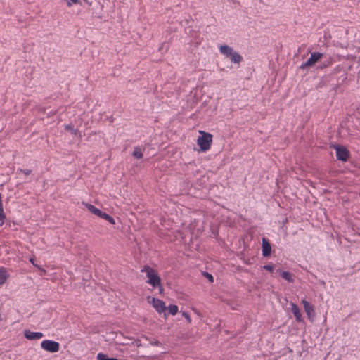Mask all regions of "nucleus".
<instances>
[{"label": "nucleus", "mask_w": 360, "mask_h": 360, "mask_svg": "<svg viewBox=\"0 0 360 360\" xmlns=\"http://www.w3.org/2000/svg\"><path fill=\"white\" fill-rule=\"evenodd\" d=\"M141 271L146 272V276L148 278L146 282L150 284L153 288L160 285L161 278L155 269L150 268L149 266H144Z\"/></svg>", "instance_id": "1"}, {"label": "nucleus", "mask_w": 360, "mask_h": 360, "mask_svg": "<svg viewBox=\"0 0 360 360\" xmlns=\"http://www.w3.org/2000/svg\"><path fill=\"white\" fill-rule=\"evenodd\" d=\"M200 132L202 134V136L198 137L197 143L202 151H206L210 148L212 142V135L205 131Z\"/></svg>", "instance_id": "2"}, {"label": "nucleus", "mask_w": 360, "mask_h": 360, "mask_svg": "<svg viewBox=\"0 0 360 360\" xmlns=\"http://www.w3.org/2000/svg\"><path fill=\"white\" fill-rule=\"evenodd\" d=\"M86 207L89 212L94 214L95 215L107 220L111 224H115V219L111 216H110L108 214H107L105 212H103L98 208L96 207L94 205L89 204V203H86Z\"/></svg>", "instance_id": "3"}, {"label": "nucleus", "mask_w": 360, "mask_h": 360, "mask_svg": "<svg viewBox=\"0 0 360 360\" xmlns=\"http://www.w3.org/2000/svg\"><path fill=\"white\" fill-rule=\"evenodd\" d=\"M332 147L336 150V158L342 162H347L350 156V153L347 148L340 145H333Z\"/></svg>", "instance_id": "4"}, {"label": "nucleus", "mask_w": 360, "mask_h": 360, "mask_svg": "<svg viewBox=\"0 0 360 360\" xmlns=\"http://www.w3.org/2000/svg\"><path fill=\"white\" fill-rule=\"evenodd\" d=\"M41 347L44 350L51 353L57 352L60 349V345L58 342L49 340H43L41 343Z\"/></svg>", "instance_id": "5"}, {"label": "nucleus", "mask_w": 360, "mask_h": 360, "mask_svg": "<svg viewBox=\"0 0 360 360\" xmlns=\"http://www.w3.org/2000/svg\"><path fill=\"white\" fill-rule=\"evenodd\" d=\"M323 57V54L319 52H314L311 54L310 58L300 65V69H304L308 67L313 66L317 61Z\"/></svg>", "instance_id": "6"}, {"label": "nucleus", "mask_w": 360, "mask_h": 360, "mask_svg": "<svg viewBox=\"0 0 360 360\" xmlns=\"http://www.w3.org/2000/svg\"><path fill=\"white\" fill-rule=\"evenodd\" d=\"M150 299H151V303L153 304V307L155 309V310L158 313H162L165 311L167 309V307L165 306V302L158 298L155 297H150V296L148 297V302H150Z\"/></svg>", "instance_id": "7"}, {"label": "nucleus", "mask_w": 360, "mask_h": 360, "mask_svg": "<svg viewBox=\"0 0 360 360\" xmlns=\"http://www.w3.org/2000/svg\"><path fill=\"white\" fill-rule=\"evenodd\" d=\"M304 311L309 319L312 320L315 316V311L313 305L307 300H302Z\"/></svg>", "instance_id": "8"}, {"label": "nucleus", "mask_w": 360, "mask_h": 360, "mask_svg": "<svg viewBox=\"0 0 360 360\" xmlns=\"http://www.w3.org/2000/svg\"><path fill=\"white\" fill-rule=\"evenodd\" d=\"M271 254V245L269 240L266 238H262V255L265 257Z\"/></svg>", "instance_id": "9"}, {"label": "nucleus", "mask_w": 360, "mask_h": 360, "mask_svg": "<svg viewBox=\"0 0 360 360\" xmlns=\"http://www.w3.org/2000/svg\"><path fill=\"white\" fill-rule=\"evenodd\" d=\"M43 333L41 332H32L30 330H26L25 332V337L30 340H39L43 337Z\"/></svg>", "instance_id": "10"}, {"label": "nucleus", "mask_w": 360, "mask_h": 360, "mask_svg": "<svg viewBox=\"0 0 360 360\" xmlns=\"http://www.w3.org/2000/svg\"><path fill=\"white\" fill-rule=\"evenodd\" d=\"M219 51L221 54L226 57H229L231 53L233 51V49L228 45L224 44L219 46Z\"/></svg>", "instance_id": "11"}, {"label": "nucleus", "mask_w": 360, "mask_h": 360, "mask_svg": "<svg viewBox=\"0 0 360 360\" xmlns=\"http://www.w3.org/2000/svg\"><path fill=\"white\" fill-rule=\"evenodd\" d=\"M291 311L293 313L296 320L299 322L302 321V314L300 313V309L295 304H292Z\"/></svg>", "instance_id": "12"}, {"label": "nucleus", "mask_w": 360, "mask_h": 360, "mask_svg": "<svg viewBox=\"0 0 360 360\" xmlns=\"http://www.w3.org/2000/svg\"><path fill=\"white\" fill-rule=\"evenodd\" d=\"M231 62L234 63H240L243 60V57L236 51H233L229 56Z\"/></svg>", "instance_id": "13"}, {"label": "nucleus", "mask_w": 360, "mask_h": 360, "mask_svg": "<svg viewBox=\"0 0 360 360\" xmlns=\"http://www.w3.org/2000/svg\"><path fill=\"white\" fill-rule=\"evenodd\" d=\"M6 215L4 212L3 203L1 200V194L0 193V226H2L4 223Z\"/></svg>", "instance_id": "14"}, {"label": "nucleus", "mask_w": 360, "mask_h": 360, "mask_svg": "<svg viewBox=\"0 0 360 360\" xmlns=\"http://www.w3.org/2000/svg\"><path fill=\"white\" fill-rule=\"evenodd\" d=\"M280 275L283 279L286 280L290 283H292L294 281L291 274L288 271H280Z\"/></svg>", "instance_id": "15"}, {"label": "nucleus", "mask_w": 360, "mask_h": 360, "mask_svg": "<svg viewBox=\"0 0 360 360\" xmlns=\"http://www.w3.org/2000/svg\"><path fill=\"white\" fill-rule=\"evenodd\" d=\"M8 278L7 271L4 269H0V285L4 284Z\"/></svg>", "instance_id": "16"}, {"label": "nucleus", "mask_w": 360, "mask_h": 360, "mask_svg": "<svg viewBox=\"0 0 360 360\" xmlns=\"http://www.w3.org/2000/svg\"><path fill=\"white\" fill-rule=\"evenodd\" d=\"M65 129L70 131L72 134H73L74 135H77L79 134V136H81V134H80V132L79 131L78 129H74L71 124H67L65 126Z\"/></svg>", "instance_id": "17"}, {"label": "nucleus", "mask_w": 360, "mask_h": 360, "mask_svg": "<svg viewBox=\"0 0 360 360\" xmlns=\"http://www.w3.org/2000/svg\"><path fill=\"white\" fill-rule=\"evenodd\" d=\"M98 360H118L117 358H110L108 355L104 354L103 353H98L97 355Z\"/></svg>", "instance_id": "18"}, {"label": "nucleus", "mask_w": 360, "mask_h": 360, "mask_svg": "<svg viewBox=\"0 0 360 360\" xmlns=\"http://www.w3.org/2000/svg\"><path fill=\"white\" fill-rule=\"evenodd\" d=\"M133 156L137 159H141L143 158V153L139 148H135L134 150L132 153Z\"/></svg>", "instance_id": "19"}, {"label": "nucleus", "mask_w": 360, "mask_h": 360, "mask_svg": "<svg viewBox=\"0 0 360 360\" xmlns=\"http://www.w3.org/2000/svg\"><path fill=\"white\" fill-rule=\"evenodd\" d=\"M168 310L169 314H171L172 315H175L178 312V307L174 304H170L168 307Z\"/></svg>", "instance_id": "20"}, {"label": "nucleus", "mask_w": 360, "mask_h": 360, "mask_svg": "<svg viewBox=\"0 0 360 360\" xmlns=\"http://www.w3.org/2000/svg\"><path fill=\"white\" fill-rule=\"evenodd\" d=\"M20 173H22L25 175L27 176V175H30L32 173V170L29 169H18L17 170V174H20Z\"/></svg>", "instance_id": "21"}, {"label": "nucleus", "mask_w": 360, "mask_h": 360, "mask_svg": "<svg viewBox=\"0 0 360 360\" xmlns=\"http://www.w3.org/2000/svg\"><path fill=\"white\" fill-rule=\"evenodd\" d=\"M331 64H332V60H331V59H329L328 60H327V62H325L323 64H321V65L318 66L317 69L322 70V69L329 66Z\"/></svg>", "instance_id": "22"}, {"label": "nucleus", "mask_w": 360, "mask_h": 360, "mask_svg": "<svg viewBox=\"0 0 360 360\" xmlns=\"http://www.w3.org/2000/svg\"><path fill=\"white\" fill-rule=\"evenodd\" d=\"M202 275L205 278H207L210 283H212L214 281V278L211 274L204 271V272H202Z\"/></svg>", "instance_id": "23"}, {"label": "nucleus", "mask_w": 360, "mask_h": 360, "mask_svg": "<svg viewBox=\"0 0 360 360\" xmlns=\"http://www.w3.org/2000/svg\"><path fill=\"white\" fill-rule=\"evenodd\" d=\"M150 343L153 345V346H160L162 345V343L158 340H155V339H153V340H151L150 342Z\"/></svg>", "instance_id": "24"}, {"label": "nucleus", "mask_w": 360, "mask_h": 360, "mask_svg": "<svg viewBox=\"0 0 360 360\" xmlns=\"http://www.w3.org/2000/svg\"><path fill=\"white\" fill-rule=\"evenodd\" d=\"M263 269L272 272L274 271V266L272 265L266 264L263 266Z\"/></svg>", "instance_id": "25"}, {"label": "nucleus", "mask_w": 360, "mask_h": 360, "mask_svg": "<svg viewBox=\"0 0 360 360\" xmlns=\"http://www.w3.org/2000/svg\"><path fill=\"white\" fill-rule=\"evenodd\" d=\"M182 315L187 319L188 323H191V320L189 314L187 312L184 311L182 313Z\"/></svg>", "instance_id": "26"}, {"label": "nucleus", "mask_w": 360, "mask_h": 360, "mask_svg": "<svg viewBox=\"0 0 360 360\" xmlns=\"http://www.w3.org/2000/svg\"><path fill=\"white\" fill-rule=\"evenodd\" d=\"M136 345L137 347H141V340H136Z\"/></svg>", "instance_id": "27"}, {"label": "nucleus", "mask_w": 360, "mask_h": 360, "mask_svg": "<svg viewBox=\"0 0 360 360\" xmlns=\"http://www.w3.org/2000/svg\"><path fill=\"white\" fill-rule=\"evenodd\" d=\"M158 287H159V290H160V292L161 293L163 291L162 285L160 284V285H158Z\"/></svg>", "instance_id": "28"}, {"label": "nucleus", "mask_w": 360, "mask_h": 360, "mask_svg": "<svg viewBox=\"0 0 360 360\" xmlns=\"http://www.w3.org/2000/svg\"><path fill=\"white\" fill-rule=\"evenodd\" d=\"M71 1H72L74 4H77L79 2V0H70Z\"/></svg>", "instance_id": "29"}, {"label": "nucleus", "mask_w": 360, "mask_h": 360, "mask_svg": "<svg viewBox=\"0 0 360 360\" xmlns=\"http://www.w3.org/2000/svg\"><path fill=\"white\" fill-rule=\"evenodd\" d=\"M30 262H31V263L34 264V259H33L32 258H31V259H30Z\"/></svg>", "instance_id": "30"}, {"label": "nucleus", "mask_w": 360, "mask_h": 360, "mask_svg": "<svg viewBox=\"0 0 360 360\" xmlns=\"http://www.w3.org/2000/svg\"><path fill=\"white\" fill-rule=\"evenodd\" d=\"M67 4H68V6H71V3H70V1H68V3H67Z\"/></svg>", "instance_id": "31"}, {"label": "nucleus", "mask_w": 360, "mask_h": 360, "mask_svg": "<svg viewBox=\"0 0 360 360\" xmlns=\"http://www.w3.org/2000/svg\"><path fill=\"white\" fill-rule=\"evenodd\" d=\"M84 1H86V2H88L87 0H84Z\"/></svg>", "instance_id": "32"}]
</instances>
